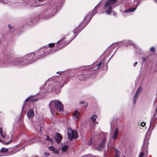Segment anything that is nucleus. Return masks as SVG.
Returning a JSON list of instances; mask_svg holds the SVG:
<instances>
[{
	"label": "nucleus",
	"instance_id": "nucleus-2",
	"mask_svg": "<svg viewBox=\"0 0 157 157\" xmlns=\"http://www.w3.org/2000/svg\"><path fill=\"white\" fill-rule=\"evenodd\" d=\"M117 0H108L105 2L104 8L106 10V13L110 14L112 11L113 6Z\"/></svg>",
	"mask_w": 157,
	"mask_h": 157
},
{
	"label": "nucleus",
	"instance_id": "nucleus-20",
	"mask_svg": "<svg viewBox=\"0 0 157 157\" xmlns=\"http://www.w3.org/2000/svg\"><path fill=\"white\" fill-rule=\"evenodd\" d=\"M97 118V116L96 115H93L92 116L91 120L93 123L96 122V120Z\"/></svg>",
	"mask_w": 157,
	"mask_h": 157
},
{
	"label": "nucleus",
	"instance_id": "nucleus-41",
	"mask_svg": "<svg viewBox=\"0 0 157 157\" xmlns=\"http://www.w3.org/2000/svg\"><path fill=\"white\" fill-rule=\"evenodd\" d=\"M96 7H95L94 8V9L93 10V13H94V12L95 11H96Z\"/></svg>",
	"mask_w": 157,
	"mask_h": 157
},
{
	"label": "nucleus",
	"instance_id": "nucleus-14",
	"mask_svg": "<svg viewBox=\"0 0 157 157\" xmlns=\"http://www.w3.org/2000/svg\"><path fill=\"white\" fill-rule=\"evenodd\" d=\"M37 100L36 98H33L31 97H30L27 98L25 101V102H26L28 101H36Z\"/></svg>",
	"mask_w": 157,
	"mask_h": 157
},
{
	"label": "nucleus",
	"instance_id": "nucleus-46",
	"mask_svg": "<svg viewBox=\"0 0 157 157\" xmlns=\"http://www.w3.org/2000/svg\"><path fill=\"white\" fill-rule=\"evenodd\" d=\"M96 123H97V124H98V122H96Z\"/></svg>",
	"mask_w": 157,
	"mask_h": 157
},
{
	"label": "nucleus",
	"instance_id": "nucleus-24",
	"mask_svg": "<svg viewBox=\"0 0 157 157\" xmlns=\"http://www.w3.org/2000/svg\"><path fill=\"white\" fill-rule=\"evenodd\" d=\"M46 140H48L50 142H52V139L50 138L48 136H46V138L45 139Z\"/></svg>",
	"mask_w": 157,
	"mask_h": 157
},
{
	"label": "nucleus",
	"instance_id": "nucleus-27",
	"mask_svg": "<svg viewBox=\"0 0 157 157\" xmlns=\"http://www.w3.org/2000/svg\"><path fill=\"white\" fill-rule=\"evenodd\" d=\"M101 64H102L101 62H100L96 66L97 69L101 67Z\"/></svg>",
	"mask_w": 157,
	"mask_h": 157
},
{
	"label": "nucleus",
	"instance_id": "nucleus-36",
	"mask_svg": "<svg viewBox=\"0 0 157 157\" xmlns=\"http://www.w3.org/2000/svg\"><path fill=\"white\" fill-rule=\"evenodd\" d=\"M49 155V153H45L44 155L46 156H48Z\"/></svg>",
	"mask_w": 157,
	"mask_h": 157
},
{
	"label": "nucleus",
	"instance_id": "nucleus-43",
	"mask_svg": "<svg viewBox=\"0 0 157 157\" xmlns=\"http://www.w3.org/2000/svg\"><path fill=\"white\" fill-rule=\"evenodd\" d=\"M60 72H57V74H59V73H60Z\"/></svg>",
	"mask_w": 157,
	"mask_h": 157
},
{
	"label": "nucleus",
	"instance_id": "nucleus-23",
	"mask_svg": "<svg viewBox=\"0 0 157 157\" xmlns=\"http://www.w3.org/2000/svg\"><path fill=\"white\" fill-rule=\"evenodd\" d=\"M22 64L21 63V61L20 60L17 61L16 60V62L14 64V65H17L19 64Z\"/></svg>",
	"mask_w": 157,
	"mask_h": 157
},
{
	"label": "nucleus",
	"instance_id": "nucleus-18",
	"mask_svg": "<svg viewBox=\"0 0 157 157\" xmlns=\"http://www.w3.org/2000/svg\"><path fill=\"white\" fill-rule=\"evenodd\" d=\"M123 44V45H124V46H127L128 45V44L126 43V42L125 41H121L120 42H118V46H119V47L121 46V44Z\"/></svg>",
	"mask_w": 157,
	"mask_h": 157
},
{
	"label": "nucleus",
	"instance_id": "nucleus-1",
	"mask_svg": "<svg viewBox=\"0 0 157 157\" xmlns=\"http://www.w3.org/2000/svg\"><path fill=\"white\" fill-rule=\"evenodd\" d=\"M89 15V14L88 16L87 15L85 17L83 21L78 26V27L76 28L74 30V33L80 32L87 25L91 19L90 17L88 18Z\"/></svg>",
	"mask_w": 157,
	"mask_h": 157
},
{
	"label": "nucleus",
	"instance_id": "nucleus-11",
	"mask_svg": "<svg viewBox=\"0 0 157 157\" xmlns=\"http://www.w3.org/2000/svg\"><path fill=\"white\" fill-rule=\"evenodd\" d=\"M55 105V101L54 100L51 101L49 104V106L51 111L52 112L54 109V105Z\"/></svg>",
	"mask_w": 157,
	"mask_h": 157
},
{
	"label": "nucleus",
	"instance_id": "nucleus-44",
	"mask_svg": "<svg viewBox=\"0 0 157 157\" xmlns=\"http://www.w3.org/2000/svg\"><path fill=\"white\" fill-rule=\"evenodd\" d=\"M42 0H38V1H39V2H40V1H42Z\"/></svg>",
	"mask_w": 157,
	"mask_h": 157
},
{
	"label": "nucleus",
	"instance_id": "nucleus-38",
	"mask_svg": "<svg viewBox=\"0 0 157 157\" xmlns=\"http://www.w3.org/2000/svg\"><path fill=\"white\" fill-rule=\"evenodd\" d=\"M84 103V101H81L80 102V104H82Z\"/></svg>",
	"mask_w": 157,
	"mask_h": 157
},
{
	"label": "nucleus",
	"instance_id": "nucleus-15",
	"mask_svg": "<svg viewBox=\"0 0 157 157\" xmlns=\"http://www.w3.org/2000/svg\"><path fill=\"white\" fill-rule=\"evenodd\" d=\"M118 136V128H116L114 134L113 136V138L114 140L116 139Z\"/></svg>",
	"mask_w": 157,
	"mask_h": 157
},
{
	"label": "nucleus",
	"instance_id": "nucleus-32",
	"mask_svg": "<svg viewBox=\"0 0 157 157\" xmlns=\"http://www.w3.org/2000/svg\"><path fill=\"white\" fill-rule=\"evenodd\" d=\"M116 154L115 155V157H118V151L116 149L115 150Z\"/></svg>",
	"mask_w": 157,
	"mask_h": 157
},
{
	"label": "nucleus",
	"instance_id": "nucleus-48",
	"mask_svg": "<svg viewBox=\"0 0 157 157\" xmlns=\"http://www.w3.org/2000/svg\"><path fill=\"white\" fill-rule=\"evenodd\" d=\"M123 157H125V156H124Z\"/></svg>",
	"mask_w": 157,
	"mask_h": 157
},
{
	"label": "nucleus",
	"instance_id": "nucleus-21",
	"mask_svg": "<svg viewBox=\"0 0 157 157\" xmlns=\"http://www.w3.org/2000/svg\"><path fill=\"white\" fill-rule=\"evenodd\" d=\"M12 140H10L8 142H7V143H5V142H4V141H3L2 140H1L0 139V142H2V143H3L4 144H6V145H7V144H9L11 143L12 142Z\"/></svg>",
	"mask_w": 157,
	"mask_h": 157
},
{
	"label": "nucleus",
	"instance_id": "nucleus-8",
	"mask_svg": "<svg viewBox=\"0 0 157 157\" xmlns=\"http://www.w3.org/2000/svg\"><path fill=\"white\" fill-rule=\"evenodd\" d=\"M142 90V87L141 86H139L137 89L136 92L134 95L133 98V103L135 104L136 103L139 94L141 92Z\"/></svg>",
	"mask_w": 157,
	"mask_h": 157
},
{
	"label": "nucleus",
	"instance_id": "nucleus-37",
	"mask_svg": "<svg viewBox=\"0 0 157 157\" xmlns=\"http://www.w3.org/2000/svg\"><path fill=\"white\" fill-rule=\"evenodd\" d=\"M8 28H10V29L12 28V27H11V26L10 25H8Z\"/></svg>",
	"mask_w": 157,
	"mask_h": 157
},
{
	"label": "nucleus",
	"instance_id": "nucleus-39",
	"mask_svg": "<svg viewBox=\"0 0 157 157\" xmlns=\"http://www.w3.org/2000/svg\"><path fill=\"white\" fill-rule=\"evenodd\" d=\"M137 63H138L137 62H136L135 63H134V64H133L134 66L135 67L136 65L137 64Z\"/></svg>",
	"mask_w": 157,
	"mask_h": 157
},
{
	"label": "nucleus",
	"instance_id": "nucleus-3",
	"mask_svg": "<svg viewBox=\"0 0 157 157\" xmlns=\"http://www.w3.org/2000/svg\"><path fill=\"white\" fill-rule=\"evenodd\" d=\"M73 39H68V36L65 37L62 40H61L58 41L57 43L58 46H56L57 48H59L58 50L61 49L68 44Z\"/></svg>",
	"mask_w": 157,
	"mask_h": 157
},
{
	"label": "nucleus",
	"instance_id": "nucleus-29",
	"mask_svg": "<svg viewBox=\"0 0 157 157\" xmlns=\"http://www.w3.org/2000/svg\"><path fill=\"white\" fill-rule=\"evenodd\" d=\"M52 50H50L49 51L45 53V56L48 55L49 54L52 53Z\"/></svg>",
	"mask_w": 157,
	"mask_h": 157
},
{
	"label": "nucleus",
	"instance_id": "nucleus-22",
	"mask_svg": "<svg viewBox=\"0 0 157 157\" xmlns=\"http://www.w3.org/2000/svg\"><path fill=\"white\" fill-rule=\"evenodd\" d=\"M9 155H12L15 153L16 152L14 149H13L11 151H9Z\"/></svg>",
	"mask_w": 157,
	"mask_h": 157
},
{
	"label": "nucleus",
	"instance_id": "nucleus-25",
	"mask_svg": "<svg viewBox=\"0 0 157 157\" xmlns=\"http://www.w3.org/2000/svg\"><path fill=\"white\" fill-rule=\"evenodd\" d=\"M52 151L55 154H58L59 153L57 149L55 148H54L53 150Z\"/></svg>",
	"mask_w": 157,
	"mask_h": 157
},
{
	"label": "nucleus",
	"instance_id": "nucleus-19",
	"mask_svg": "<svg viewBox=\"0 0 157 157\" xmlns=\"http://www.w3.org/2000/svg\"><path fill=\"white\" fill-rule=\"evenodd\" d=\"M8 151H9L8 149L4 147H2L0 150V151L1 152H3V153L7 152Z\"/></svg>",
	"mask_w": 157,
	"mask_h": 157
},
{
	"label": "nucleus",
	"instance_id": "nucleus-9",
	"mask_svg": "<svg viewBox=\"0 0 157 157\" xmlns=\"http://www.w3.org/2000/svg\"><path fill=\"white\" fill-rule=\"evenodd\" d=\"M105 142V139H103L101 140V142L99 144L97 147V149L98 150L101 151V150L102 149L104 148Z\"/></svg>",
	"mask_w": 157,
	"mask_h": 157
},
{
	"label": "nucleus",
	"instance_id": "nucleus-42",
	"mask_svg": "<svg viewBox=\"0 0 157 157\" xmlns=\"http://www.w3.org/2000/svg\"><path fill=\"white\" fill-rule=\"evenodd\" d=\"M142 59H143V60H145V59L144 57H143L142 58Z\"/></svg>",
	"mask_w": 157,
	"mask_h": 157
},
{
	"label": "nucleus",
	"instance_id": "nucleus-5",
	"mask_svg": "<svg viewBox=\"0 0 157 157\" xmlns=\"http://www.w3.org/2000/svg\"><path fill=\"white\" fill-rule=\"evenodd\" d=\"M68 136L69 140L73 141L74 139H76L78 137V134L76 130H73L71 127L67 128Z\"/></svg>",
	"mask_w": 157,
	"mask_h": 157
},
{
	"label": "nucleus",
	"instance_id": "nucleus-47",
	"mask_svg": "<svg viewBox=\"0 0 157 157\" xmlns=\"http://www.w3.org/2000/svg\"><path fill=\"white\" fill-rule=\"evenodd\" d=\"M41 127H40V130H41Z\"/></svg>",
	"mask_w": 157,
	"mask_h": 157
},
{
	"label": "nucleus",
	"instance_id": "nucleus-33",
	"mask_svg": "<svg viewBox=\"0 0 157 157\" xmlns=\"http://www.w3.org/2000/svg\"><path fill=\"white\" fill-rule=\"evenodd\" d=\"M145 123L144 122H142L141 124V125L142 127H144L145 125Z\"/></svg>",
	"mask_w": 157,
	"mask_h": 157
},
{
	"label": "nucleus",
	"instance_id": "nucleus-7",
	"mask_svg": "<svg viewBox=\"0 0 157 157\" xmlns=\"http://www.w3.org/2000/svg\"><path fill=\"white\" fill-rule=\"evenodd\" d=\"M63 105L61 102L59 101H55V105L56 109L58 110L61 111L63 110Z\"/></svg>",
	"mask_w": 157,
	"mask_h": 157
},
{
	"label": "nucleus",
	"instance_id": "nucleus-30",
	"mask_svg": "<svg viewBox=\"0 0 157 157\" xmlns=\"http://www.w3.org/2000/svg\"><path fill=\"white\" fill-rule=\"evenodd\" d=\"M54 147L52 146H51L49 147V149L52 151H53V150Z\"/></svg>",
	"mask_w": 157,
	"mask_h": 157
},
{
	"label": "nucleus",
	"instance_id": "nucleus-26",
	"mask_svg": "<svg viewBox=\"0 0 157 157\" xmlns=\"http://www.w3.org/2000/svg\"><path fill=\"white\" fill-rule=\"evenodd\" d=\"M155 48L154 47H151L150 49V51L153 52H155Z\"/></svg>",
	"mask_w": 157,
	"mask_h": 157
},
{
	"label": "nucleus",
	"instance_id": "nucleus-17",
	"mask_svg": "<svg viewBox=\"0 0 157 157\" xmlns=\"http://www.w3.org/2000/svg\"><path fill=\"white\" fill-rule=\"evenodd\" d=\"M68 148V146L67 145H64L62 146L61 149L64 152L66 151Z\"/></svg>",
	"mask_w": 157,
	"mask_h": 157
},
{
	"label": "nucleus",
	"instance_id": "nucleus-31",
	"mask_svg": "<svg viewBox=\"0 0 157 157\" xmlns=\"http://www.w3.org/2000/svg\"><path fill=\"white\" fill-rule=\"evenodd\" d=\"M144 153L143 152H141L139 156V157H143L144 156Z\"/></svg>",
	"mask_w": 157,
	"mask_h": 157
},
{
	"label": "nucleus",
	"instance_id": "nucleus-35",
	"mask_svg": "<svg viewBox=\"0 0 157 157\" xmlns=\"http://www.w3.org/2000/svg\"><path fill=\"white\" fill-rule=\"evenodd\" d=\"M92 140H91L89 141V142L88 143V144L89 145H90L91 144H92Z\"/></svg>",
	"mask_w": 157,
	"mask_h": 157
},
{
	"label": "nucleus",
	"instance_id": "nucleus-45",
	"mask_svg": "<svg viewBox=\"0 0 157 157\" xmlns=\"http://www.w3.org/2000/svg\"><path fill=\"white\" fill-rule=\"evenodd\" d=\"M87 104H86V107H87Z\"/></svg>",
	"mask_w": 157,
	"mask_h": 157
},
{
	"label": "nucleus",
	"instance_id": "nucleus-4",
	"mask_svg": "<svg viewBox=\"0 0 157 157\" xmlns=\"http://www.w3.org/2000/svg\"><path fill=\"white\" fill-rule=\"evenodd\" d=\"M68 136L69 140L73 141L74 139H76L78 137V134L76 130H73L71 127L67 128Z\"/></svg>",
	"mask_w": 157,
	"mask_h": 157
},
{
	"label": "nucleus",
	"instance_id": "nucleus-12",
	"mask_svg": "<svg viewBox=\"0 0 157 157\" xmlns=\"http://www.w3.org/2000/svg\"><path fill=\"white\" fill-rule=\"evenodd\" d=\"M73 115L74 117V119L77 120L79 117L80 113L77 109L74 113H73Z\"/></svg>",
	"mask_w": 157,
	"mask_h": 157
},
{
	"label": "nucleus",
	"instance_id": "nucleus-10",
	"mask_svg": "<svg viewBox=\"0 0 157 157\" xmlns=\"http://www.w3.org/2000/svg\"><path fill=\"white\" fill-rule=\"evenodd\" d=\"M62 136L58 132H56L55 134V139L56 141L58 143H59L62 140Z\"/></svg>",
	"mask_w": 157,
	"mask_h": 157
},
{
	"label": "nucleus",
	"instance_id": "nucleus-34",
	"mask_svg": "<svg viewBox=\"0 0 157 157\" xmlns=\"http://www.w3.org/2000/svg\"><path fill=\"white\" fill-rule=\"evenodd\" d=\"M3 132V128L2 127L0 128V134H2Z\"/></svg>",
	"mask_w": 157,
	"mask_h": 157
},
{
	"label": "nucleus",
	"instance_id": "nucleus-13",
	"mask_svg": "<svg viewBox=\"0 0 157 157\" xmlns=\"http://www.w3.org/2000/svg\"><path fill=\"white\" fill-rule=\"evenodd\" d=\"M34 115V112L33 109L29 110L27 112V115L29 118L33 117Z\"/></svg>",
	"mask_w": 157,
	"mask_h": 157
},
{
	"label": "nucleus",
	"instance_id": "nucleus-16",
	"mask_svg": "<svg viewBox=\"0 0 157 157\" xmlns=\"http://www.w3.org/2000/svg\"><path fill=\"white\" fill-rule=\"evenodd\" d=\"M136 8L134 7L133 8H130L124 10V12L126 13L128 12H133L136 9Z\"/></svg>",
	"mask_w": 157,
	"mask_h": 157
},
{
	"label": "nucleus",
	"instance_id": "nucleus-28",
	"mask_svg": "<svg viewBox=\"0 0 157 157\" xmlns=\"http://www.w3.org/2000/svg\"><path fill=\"white\" fill-rule=\"evenodd\" d=\"M55 43H50L48 45L49 47L52 48L54 47L55 45Z\"/></svg>",
	"mask_w": 157,
	"mask_h": 157
},
{
	"label": "nucleus",
	"instance_id": "nucleus-6",
	"mask_svg": "<svg viewBox=\"0 0 157 157\" xmlns=\"http://www.w3.org/2000/svg\"><path fill=\"white\" fill-rule=\"evenodd\" d=\"M92 75L91 73L82 74L78 75V79L80 81H85L91 78Z\"/></svg>",
	"mask_w": 157,
	"mask_h": 157
},
{
	"label": "nucleus",
	"instance_id": "nucleus-40",
	"mask_svg": "<svg viewBox=\"0 0 157 157\" xmlns=\"http://www.w3.org/2000/svg\"><path fill=\"white\" fill-rule=\"evenodd\" d=\"M1 136L3 138H4L5 137V136L4 135L3 133L2 134H1Z\"/></svg>",
	"mask_w": 157,
	"mask_h": 157
}]
</instances>
